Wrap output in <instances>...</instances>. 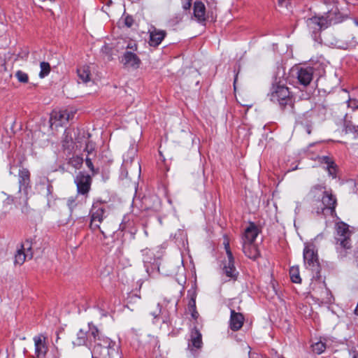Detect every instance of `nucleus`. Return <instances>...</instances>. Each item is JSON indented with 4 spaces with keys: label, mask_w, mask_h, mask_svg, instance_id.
Wrapping results in <instances>:
<instances>
[{
    "label": "nucleus",
    "mask_w": 358,
    "mask_h": 358,
    "mask_svg": "<svg viewBox=\"0 0 358 358\" xmlns=\"http://www.w3.org/2000/svg\"><path fill=\"white\" fill-rule=\"evenodd\" d=\"M351 235L347 224L341 222L336 224V248L341 258L346 257L348 251L352 248Z\"/></svg>",
    "instance_id": "1"
},
{
    "label": "nucleus",
    "mask_w": 358,
    "mask_h": 358,
    "mask_svg": "<svg viewBox=\"0 0 358 358\" xmlns=\"http://www.w3.org/2000/svg\"><path fill=\"white\" fill-rule=\"evenodd\" d=\"M322 200H315L313 205V212L317 215H323L324 217L328 215L334 217L336 216V207L337 205V200L335 196L329 192L324 191L323 192Z\"/></svg>",
    "instance_id": "2"
},
{
    "label": "nucleus",
    "mask_w": 358,
    "mask_h": 358,
    "mask_svg": "<svg viewBox=\"0 0 358 358\" xmlns=\"http://www.w3.org/2000/svg\"><path fill=\"white\" fill-rule=\"evenodd\" d=\"M269 97L272 102L278 103L282 108H285L287 106L292 107L294 105L293 98L289 88L285 85L273 84L271 88Z\"/></svg>",
    "instance_id": "3"
},
{
    "label": "nucleus",
    "mask_w": 358,
    "mask_h": 358,
    "mask_svg": "<svg viewBox=\"0 0 358 358\" xmlns=\"http://www.w3.org/2000/svg\"><path fill=\"white\" fill-rule=\"evenodd\" d=\"M99 336V330L93 324L89 323L87 327L80 329L74 341L73 346H82L87 345V343L95 342Z\"/></svg>",
    "instance_id": "4"
},
{
    "label": "nucleus",
    "mask_w": 358,
    "mask_h": 358,
    "mask_svg": "<svg viewBox=\"0 0 358 358\" xmlns=\"http://www.w3.org/2000/svg\"><path fill=\"white\" fill-rule=\"evenodd\" d=\"M104 345L98 343L95 345L91 353L96 356L98 358H112L116 355L118 356L117 350L115 349V343L109 339L103 340Z\"/></svg>",
    "instance_id": "5"
},
{
    "label": "nucleus",
    "mask_w": 358,
    "mask_h": 358,
    "mask_svg": "<svg viewBox=\"0 0 358 358\" xmlns=\"http://www.w3.org/2000/svg\"><path fill=\"white\" fill-rule=\"evenodd\" d=\"M303 259L306 268L313 272H320V263L317 253L315 251L313 245H306L303 250Z\"/></svg>",
    "instance_id": "6"
},
{
    "label": "nucleus",
    "mask_w": 358,
    "mask_h": 358,
    "mask_svg": "<svg viewBox=\"0 0 358 358\" xmlns=\"http://www.w3.org/2000/svg\"><path fill=\"white\" fill-rule=\"evenodd\" d=\"M306 22L309 31L312 34H317L329 25L327 18L323 16H313L308 18Z\"/></svg>",
    "instance_id": "7"
},
{
    "label": "nucleus",
    "mask_w": 358,
    "mask_h": 358,
    "mask_svg": "<svg viewBox=\"0 0 358 358\" xmlns=\"http://www.w3.org/2000/svg\"><path fill=\"white\" fill-rule=\"evenodd\" d=\"M78 194L87 196L91 188L92 178L90 175L79 172L75 178Z\"/></svg>",
    "instance_id": "8"
},
{
    "label": "nucleus",
    "mask_w": 358,
    "mask_h": 358,
    "mask_svg": "<svg viewBox=\"0 0 358 358\" xmlns=\"http://www.w3.org/2000/svg\"><path fill=\"white\" fill-rule=\"evenodd\" d=\"M105 216V209L102 207L96 208L93 206V208L91 212V221L90 227L92 230H99L103 234L104 232L101 230L100 227L101 223L103 222Z\"/></svg>",
    "instance_id": "9"
},
{
    "label": "nucleus",
    "mask_w": 358,
    "mask_h": 358,
    "mask_svg": "<svg viewBox=\"0 0 358 358\" xmlns=\"http://www.w3.org/2000/svg\"><path fill=\"white\" fill-rule=\"evenodd\" d=\"M71 115H73L71 114ZM71 114L67 110H54L50 115V127L54 125L57 127L62 126L63 124L68 122L70 119Z\"/></svg>",
    "instance_id": "10"
},
{
    "label": "nucleus",
    "mask_w": 358,
    "mask_h": 358,
    "mask_svg": "<svg viewBox=\"0 0 358 358\" xmlns=\"http://www.w3.org/2000/svg\"><path fill=\"white\" fill-rule=\"evenodd\" d=\"M34 341L36 358H45L48 350L46 344V337L40 334L34 337Z\"/></svg>",
    "instance_id": "11"
},
{
    "label": "nucleus",
    "mask_w": 358,
    "mask_h": 358,
    "mask_svg": "<svg viewBox=\"0 0 358 358\" xmlns=\"http://www.w3.org/2000/svg\"><path fill=\"white\" fill-rule=\"evenodd\" d=\"M314 69L313 67H301L296 73L298 83L304 86H308L313 80Z\"/></svg>",
    "instance_id": "12"
},
{
    "label": "nucleus",
    "mask_w": 358,
    "mask_h": 358,
    "mask_svg": "<svg viewBox=\"0 0 358 358\" xmlns=\"http://www.w3.org/2000/svg\"><path fill=\"white\" fill-rule=\"evenodd\" d=\"M33 254L31 251V243L27 241L22 245L15 256V264L22 265L27 258L31 259Z\"/></svg>",
    "instance_id": "13"
},
{
    "label": "nucleus",
    "mask_w": 358,
    "mask_h": 358,
    "mask_svg": "<svg viewBox=\"0 0 358 358\" xmlns=\"http://www.w3.org/2000/svg\"><path fill=\"white\" fill-rule=\"evenodd\" d=\"M149 41L148 43L152 47H157L166 36V31L152 27L148 31Z\"/></svg>",
    "instance_id": "14"
},
{
    "label": "nucleus",
    "mask_w": 358,
    "mask_h": 358,
    "mask_svg": "<svg viewBox=\"0 0 358 358\" xmlns=\"http://www.w3.org/2000/svg\"><path fill=\"white\" fill-rule=\"evenodd\" d=\"M259 234V229L258 227L252 222H250L244 231V234L242 237V243H255V240Z\"/></svg>",
    "instance_id": "15"
},
{
    "label": "nucleus",
    "mask_w": 358,
    "mask_h": 358,
    "mask_svg": "<svg viewBox=\"0 0 358 358\" xmlns=\"http://www.w3.org/2000/svg\"><path fill=\"white\" fill-rule=\"evenodd\" d=\"M202 345V335L196 328H194L190 333L188 348L192 351L194 348L200 349Z\"/></svg>",
    "instance_id": "16"
},
{
    "label": "nucleus",
    "mask_w": 358,
    "mask_h": 358,
    "mask_svg": "<svg viewBox=\"0 0 358 358\" xmlns=\"http://www.w3.org/2000/svg\"><path fill=\"white\" fill-rule=\"evenodd\" d=\"M243 252L248 258L255 260L259 255L260 252L255 243H242Z\"/></svg>",
    "instance_id": "17"
},
{
    "label": "nucleus",
    "mask_w": 358,
    "mask_h": 358,
    "mask_svg": "<svg viewBox=\"0 0 358 358\" xmlns=\"http://www.w3.org/2000/svg\"><path fill=\"white\" fill-rule=\"evenodd\" d=\"M244 320L243 314L236 313L234 310H231L229 326L231 330H239L243 327Z\"/></svg>",
    "instance_id": "18"
},
{
    "label": "nucleus",
    "mask_w": 358,
    "mask_h": 358,
    "mask_svg": "<svg viewBox=\"0 0 358 358\" xmlns=\"http://www.w3.org/2000/svg\"><path fill=\"white\" fill-rule=\"evenodd\" d=\"M122 62L125 66H129L136 69L140 66L141 59L135 53L127 51L123 55Z\"/></svg>",
    "instance_id": "19"
},
{
    "label": "nucleus",
    "mask_w": 358,
    "mask_h": 358,
    "mask_svg": "<svg viewBox=\"0 0 358 358\" xmlns=\"http://www.w3.org/2000/svg\"><path fill=\"white\" fill-rule=\"evenodd\" d=\"M320 162L322 164L326 165L324 169L328 171L330 176L333 178L336 177L337 166L331 158L328 156H322L320 157Z\"/></svg>",
    "instance_id": "20"
},
{
    "label": "nucleus",
    "mask_w": 358,
    "mask_h": 358,
    "mask_svg": "<svg viewBox=\"0 0 358 358\" xmlns=\"http://www.w3.org/2000/svg\"><path fill=\"white\" fill-rule=\"evenodd\" d=\"M223 271L225 275L231 279L236 280L238 275V272L234 266V259H228L227 262H225L223 267Z\"/></svg>",
    "instance_id": "21"
},
{
    "label": "nucleus",
    "mask_w": 358,
    "mask_h": 358,
    "mask_svg": "<svg viewBox=\"0 0 358 358\" xmlns=\"http://www.w3.org/2000/svg\"><path fill=\"white\" fill-rule=\"evenodd\" d=\"M194 15L199 22H204L206 20V7L201 1L194 2Z\"/></svg>",
    "instance_id": "22"
},
{
    "label": "nucleus",
    "mask_w": 358,
    "mask_h": 358,
    "mask_svg": "<svg viewBox=\"0 0 358 358\" xmlns=\"http://www.w3.org/2000/svg\"><path fill=\"white\" fill-rule=\"evenodd\" d=\"M30 182V173L27 169H22L19 172L20 188L27 189Z\"/></svg>",
    "instance_id": "23"
},
{
    "label": "nucleus",
    "mask_w": 358,
    "mask_h": 358,
    "mask_svg": "<svg viewBox=\"0 0 358 358\" xmlns=\"http://www.w3.org/2000/svg\"><path fill=\"white\" fill-rule=\"evenodd\" d=\"M328 343L329 340L327 338H320L319 341L313 343L311 345L312 350L315 353L320 355L323 353L328 347Z\"/></svg>",
    "instance_id": "24"
},
{
    "label": "nucleus",
    "mask_w": 358,
    "mask_h": 358,
    "mask_svg": "<svg viewBox=\"0 0 358 358\" xmlns=\"http://www.w3.org/2000/svg\"><path fill=\"white\" fill-rule=\"evenodd\" d=\"M77 73L79 79L83 83H87L90 80L91 72L89 66H83L77 69Z\"/></svg>",
    "instance_id": "25"
},
{
    "label": "nucleus",
    "mask_w": 358,
    "mask_h": 358,
    "mask_svg": "<svg viewBox=\"0 0 358 358\" xmlns=\"http://www.w3.org/2000/svg\"><path fill=\"white\" fill-rule=\"evenodd\" d=\"M81 135V138L83 139L84 143H85V151L87 152L88 155L93 154L95 150V144L89 140L90 134L88 133L85 134V132L83 131Z\"/></svg>",
    "instance_id": "26"
},
{
    "label": "nucleus",
    "mask_w": 358,
    "mask_h": 358,
    "mask_svg": "<svg viewBox=\"0 0 358 358\" xmlns=\"http://www.w3.org/2000/svg\"><path fill=\"white\" fill-rule=\"evenodd\" d=\"M289 275L292 282L294 283H301V278L299 274V266H292L289 269Z\"/></svg>",
    "instance_id": "27"
},
{
    "label": "nucleus",
    "mask_w": 358,
    "mask_h": 358,
    "mask_svg": "<svg viewBox=\"0 0 358 358\" xmlns=\"http://www.w3.org/2000/svg\"><path fill=\"white\" fill-rule=\"evenodd\" d=\"M83 163V157L73 156L69 159L68 164L76 169H79Z\"/></svg>",
    "instance_id": "28"
},
{
    "label": "nucleus",
    "mask_w": 358,
    "mask_h": 358,
    "mask_svg": "<svg viewBox=\"0 0 358 358\" xmlns=\"http://www.w3.org/2000/svg\"><path fill=\"white\" fill-rule=\"evenodd\" d=\"M136 148L132 146L129 148V150L127 152V155L124 156V164L126 168H127L129 160H130V162H132L133 159L134 158L136 155Z\"/></svg>",
    "instance_id": "29"
},
{
    "label": "nucleus",
    "mask_w": 358,
    "mask_h": 358,
    "mask_svg": "<svg viewBox=\"0 0 358 358\" xmlns=\"http://www.w3.org/2000/svg\"><path fill=\"white\" fill-rule=\"evenodd\" d=\"M40 67H41V71L39 73V76L41 78H43L49 74V73L50 71V66L49 63L45 62H42L40 64Z\"/></svg>",
    "instance_id": "30"
},
{
    "label": "nucleus",
    "mask_w": 358,
    "mask_h": 358,
    "mask_svg": "<svg viewBox=\"0 0 358 358\" xmlns=\"http://www.w3.org/2000/svg\"><path fill=\"white\" fill-rule=\"evenodd\" d=\"M345 133H352L358 136V125L356 126L350 122H346L345 125Z\"/></svg>",
    "instance_id": "31"
},
{
    "label": "nucleus",
    "mask_w": 358,
    "mask_h": 358,
    "mask_svg": "<svg viewBox=\"0 0 358 358\" xmlns=\"http://www.w3.org/2000/svg\"><path fill=\"white\" fill-rule=\"evenodd\" d=\"M15 76L19 82L23 83H28L29 77L26 73H24L22 71H17L15 73Z\"/></svg>",
    "instance_id": "32"
},
{
    "label": "nucleus",
    "mask_w": 358,
    "mask_h": 358,
    "mask_svg": "<svg viewBox=\"0 0 358 358\" xmlns=\"http://www.w3.org/2000/svg\"><path fill=\"white\" fill-rule=\"evenodd\" d=\"M47 180V182H43L41 183V185H43V186H45L46 187V195L48 196H51L52 194V192H53V187L52 185H51V183L48 181V180Z\"/></svg>",
    "instance_id": "33"
},
{
    "label": "nucleus",
    "mask_w": 358,
    "mask_h": 358,
    "mask_svg": "<svg viewBox=\"0 0 358 358\" xmlns=\"http://www.w3.org/2000/svg\"><path fill=\"white\" fill-rule=\"evenodd\" d=\"M76 200V197H73V196L69 198L67 200V206L69 208V209L71 210V211H72L73 210V208L77 205Z\"/></svg>",
    "instance_id": "34"
},
{
    "label": "nucleus",
    "mask_w": 358,
    "mask_h": 358,
    "mask_svg": "<svg viewBox=\"0 0 358 358\" xmlns=\"http://www.w3.org/2000/svg\"><path fill=\"white\" fill-rule=\"evenodd\" d=\"M348 106L349 108L352 110L358 109V100L357 99H350L348 101Z\"/></svg>",
    "instance_id": "35"
},
{
    "label": "nucleus",
    "mask_w": 358,
    "mask_h": 358,
    "mask_svg": "<svg viewBox=\"0 0 358 358\" xmlns=\"http://www.w3.org/2000/svg\"><path fill=\"white\" fill-rule=\"evenodd\" d=\"M224 248H225L226 253H227V258L228 259H231L234 257H233L232 252H231V251L230 250L229 241H224Z\"/></svg>",
    "instance_id": "36"
},
{
    "label": "nucleus",
    "mask_w": 358,
    "mask_h": 358,
    "mask_svg": "<svg viewBox=\"0 0 358 358\" xmlns=\"http://www.w3.org/2000/svg\"><path fill=\"white\" fill-rule=\"evenodd\" d=\"M85 164H86V166L90 169V170L95 173V171H94V165H93V163L92 162V159L87 156L85 159Z\"/></svg>",
    "instance_id": "37"
},
{
    "label": "nucleus",
    "mask_w": 358,
    "mask_h": 358,
    "mask_svg": "<svg viewBox=\"0 0 358 358\" xmlns=\"http://www.w3.org/2000/svg\"><path fill=\"white\" fill-rule=\"evenodd\" d=\"M182 8L185 10H189L192 6V0H181Z\"/></svg>",
    "instance_id": "38"
},
{
    "label": "nucleus",
    "mask_w": 358,
    "mask_h": 358,
    "mask_svg": "<svg viewBox=\"0 0 358 358\" xmlns=\"http://www.w3.org/2000/svg\"><path fill=\"white\" fill-rule=\"evenodd\" d=\"M134 20L131 16H126L124 18V24L127 27H131L133 25Z\"/></svg>",
    "instance_id": "39"
},
{
    "label": "nucleus",
    "mask_w": 358,
    "mask_h": 358,
    "mask_svg": "<svg viewBox=\"0 0 358 358\" xmlns=\"http://www.w3.org/2000/svg\"><path fill=\"white\" fill-rule=\"evenodd\" d=\"M134 168L135 169L134 176L136 177H139L141 173V165L138 162L134 164Z\"/></svg>",
    "instance_id": "40"
},
{
    "label": "nucleus",
    "mask_w": 358,
    "mask_h": 358,
    "mask_svg": "<svg viewBox=\"0 0 358 358\" xmlns=\"http://www.w3.org/2000/svg\"><path fill=\"white\" fill-rule=\"evenodd\" d=\"M189 310L196 309V301L195 299L192 298L189 303Z\"/></svg>",
    "instance_id": "41"
},
{
    "label": "nucleus",
    "mask_w": 358,
    "mask_h": 358,
    "mask_svg": "<svg viewBox=\"0 0 358 358\" xmlns=\"http://www.w3.org/2000/svg\"><path fill=\"white\" fill-rule=\"evenodd\" d=\"M161 313L160 306L158 303L157 304V310L156 311L152 312L151 315L157 318Z\"/></svg>",
    "instance_id": "42"
},
{
    "label": "nucleus",
    "mask_w": 358,
    "mask_h": 358,
    "mask_svg": "<svg viewBox=\"0 0 358 358\" xmlns=\"http://www.w3.org/2000/svg\"><path fill=\"white\" fill-rule=\"evenodd\" d=\"M127 49H131L133 50H136V48H137V45L136 44V43L134 42H129L127 45Z\"/></svg>",
    "instance_id": "43"
},
{
    "label": "nucleus",
    "mask_w": 358,
    "mask_h": 358,
    "mask_svg": "<svg viewBox=\"0 0 358 358\" xmlns=\"http://www.w3.org/2000/svg\"><path fill=\"white\" fill-rule=\"evenodd\" d=\"M324 189V187L322 186V185H315L314 186L312 189H311V192L313 193L314 191L315 190H322Z\"/></svg>",
    "instance_id": "44"
},
{
    "label": "nucleus",
    "mask_w": 358,
    "mask_h": 358,
    "mask_svg": "<svg viewBox=\"0 0 358 358\" xmlns=\"http://www.w3.org/2000/svg\"><path fill=\"white\" fill-rule=\"evenodd\" d=\"M191 311H192V317H194V319H196L199 315V313H197L196 309L191 310Z\"/></svg>",
    "instance_id": "45"
},
{
    "label": "nucleus",
    "mask_w": 358,
    "mask_h": 358,
    "mask_svg": "<svg viewBox=\"0 0 358 358\" xmlns=\"http://www.w3.org/2000/svg\"><path fill=\"white\" fill-rule=\"evenodd\" d=\"M355 314L358 315V303H357L356 308L355 309Z\"/></svg>",
    "instance_id": "46"
},
{
    "label": "nucleus",
    "mask_w": 358,
    "mask_h": 358,
    "mask_svg": "<svg viewBox=\"0 0 358 358\" xmlns=\"http://www.w3.org/2000/svg\"><path fill=\"white\" fill-rule=\"evenodd\" d=\"M242 105H243V106H247V107H248V108H250V107H252V103H250V104H242Z\"/></svg>",
    "instance_id": "47"
},
{
    "label": "nucleus",
    "mask_w": 358,
    "mask_h": 358,
    "mask_svg": "<svg viewBox=\"0 0 358 358\" xmlns=\"http://www.w3.org/2000/svg\"><path fill=\"white\" fill-rule=\"evenodd\" d=\"M126 177H128V178H131V176H129L128 171H127V173H126Z\"/></svg>",
    "instance_id": "48"
},
{
    "label": "nucleus",
    "mask_w": 358,
    "mask_h": 358,
    "mask_svg": "<svg viewBox=\"0 0 358 358\" xmlns=\"http://www.w3.org/2000/svg\"><path fill=\"white\" fill-rule=\"evenodd\" d=\"M307 132H308V134H310V132H311V131H310V128H309V127L307 129Z\"/></svg>",
    "instance_id": "49"
},
{
    "label": "nucleus",
    "mask_w": 358,
    "mask_h": 358,
    "mask_svg": "<svg viewBox=\"0 0 358 358\" xmlns=\"http://www.w3.org/2000/svg\"><path fill=\"white\" fill-rule=\"evenodd\" d=\"M92 358H98L96 356H95L94 355L92 354Z\"/></svg>",
    "instance_id": "50"
},
{
    "label": "nucleus",
    "mask_w": 358,
    "mask_h": 358,
    "mask_svg": "<svg viewBox=\"0 0 358 358\" xmlns=\"http://www.w3.org/2000/svg\"><path fill=\"white\" fill-rule=\"evenodd\" d=\"M354 358H358V354L354 356Z\"/></svg>",
    "instance_id": "51"
},
{
    "label": "nucleus",
    "mask_w": 358,
    "mask_h": 358,
    "mask_svg": "<svg viewBox=\"0 0 358 358\" xmlns=\"http://www.w3.org/2000/svg\"><path fill=\"white\" fill-rule=\"evenodd\" d=\"M79 139H80V138H78V139H77V140H78V143H82V141H79Z\"/></svg>",
    "instance_id": "52"
},
{
    "label": "nucleus",
    "mask_w": 358,
    "mask_h": 358,
    "mask_svg": "<svg viewBox=\"0 0 358 358\" xmlns=\"http://www.w3.org/2000/svg\"><path fill=\"white\" fill-rule=\"evenodd\" d=\"M278 358H284V357H283L280 356V357H278Z\"/></svg>",
    "instance_id": "53"
},
{
    "label": "nucleus",
    "mask_w": 358,
    "mask_h": 358,
    "mask_svg": "<svg viewBox=\"0 0 358 358\" xmlns=\"http://www.w3.org/2000/svg\"><path fill=\"white\" fill-rule=\"evenodd\" d=\"M56 358H59V357H56Z\"/></svg>",
    "instance_id": "54"
}]
</instances>
